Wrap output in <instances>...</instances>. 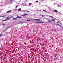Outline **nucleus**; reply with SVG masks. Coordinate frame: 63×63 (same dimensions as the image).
Listing matches in <instances>:
<instances>
[{
	"mask_svg": "<svg viewBox=\"0 0 63 63\" xmlns=\"http://www.w3.org/2000/svg\"><path fill=\"white\" fill-rule=\"evenodd\" d=\"M13 16H11V17H7V18H6L7 20H10L11 19V18H12V17H13Z\"/></svg>",
	"mask_w": 63,
	"mask_h": 63,
	"instance_id": "obj_1",
	"label": "nucleus"
},
{
	"mask_svg": "<svg viewBox=\"0 0 63 63\" xmlns=\"http://www.w3.org/2000/svg\"><path fill=\"white\" fill-rule=\"evenodd\" d=\"M17 18H22V17H20L19 16L17 17Z\"/></svg>",
	"mask_w": 63,
	"mask_h": 63,
	"instance_id": "obj_2",
	"label": "nucleus"
},
{
	"mask_svg": "<svg viewBox=\"0 0 63 63\" xmlns=\"http://www.w3.org/2000/svg\"><path fill=\"white\" fill-rule=\"evenodd\" d=\"M36 23H44V22H40V21L38 22H36Z\"/></svg>",
	"mask_w": 63,
	"mask_h": 63,
	"instance_id": "obj_3",
	"label": "nucleus"
},
{
	"mask_svg": "<svg viewBox=\"0 0 63 63\" xmlns=\"http://www.w3.org/2000/svg\"><path fill=\"white\" fill-rule=\"evenodd\" d=\"M34 20H37L38 21H41V19H35Z\"/></svg>",
	"mask_w": 63,
	"mask_h": 63,
	"instance_id": "obj_4",
	"label": "nucleus"
},
{
	"mask_svg": "<svg viewBox=\"0 0 63 63\" xmlns=\"http://www.w3.org/2000/svg\"><path fill=\"white\" fill-rule=\"evenodd\" d=\"M17 17L14 18L13 19V20H16V19H17Z\"/></svg>",
	"mask_w": 63,
	"mask_h": 63,
	"instance_id": "obj_5",
	"label": "nucleus"
},
{
	"mask_svg": "<svg viewBox=\"0 0 63 63\" xmlns=\"http://www.w3.org/2000/svg\"><path fill=\"white\" fill-rule=\"evenodd\" d=\"M7 19H6L2 21V22H3V21H7Z\"/></svg>",
	"mask_w": 63,
	"mask_h": 63,
	"instance_id": "obj_6",
	"label": "nucleus"
},
{
	"mask_svg": "<svg viewBox=\"0 0 63 63\" xmlns=\"http://www.w3.org/2000/svg\"><path fill=\"white\" fill-rule=\"evenodd\" d=\"M5 16H6V15H4L3 16H0V17H5Z\"/></svg>",
	"mask_w": 63,
	"mask_h": 63,
	"instance_id": "obj_7",
	"label": "nucleus"
},
{
	"mask_svg": "<svg viewBox=\"0 0 63 63\" xmlns=\"http://www.w3.org/2000/svg\"><path fill=\"white\" fill-rule=\"evenodd\" d=\"M54 12H55V13H56V12H58V11L56 10H54Z\"/></svg>",
	"mask_w": 63,
	"mask_h": 63,
	"instance_id": "obj_8",
	"label": "nucleus"
},
{
	"mask_svg": "<svg viewBox=\"0 0 63 63\" xmlns=\"http://www.w3.org/2000/svg\"><path fill=\"white\" fill-rule=\"evenodd\" d=\"M21 10V8H20L18 10V11H20Z\"/></svg>",
	"mask_w": 63,
	"mask_h": 63,
	"instance_id": "obj_9",
	"label": "nucleus"
},
{
	"mask_svg": "<svg viewBox=\"0 0 63 63\" xmlns=\"http://www.w3.org/2000/svg\"><path fill=\"white\" fill-rule=\"evenodd\" d=\"M52 20H52V21H54V22H55V21H54V20H55V19H52Z\"/></svg>",
	"mask_w": 63,
	"mask_h": 63,
	"instance_id": "obj_10",
	"label": "nucleus"
},
{
	"mask_svg": "<svg viewBox=\"0 0 63 63\" xmlns=\"http://www.w3.org/2000/svg\"><path fill=\"white\" fill-rule=\"evenodd\" d=\"M11 12V10H9L7 11V13H10Z\"/></svg>",
	"mask_w": 63,
	"mask_h": 63,
	"instance_id": "obj_11",
	"label": "nucleus"
},
{
	"mask_svg": "<svg viewBox=\"0 0 63 63\" xmlns=\"http://www.w3.org/2000/svg\"><path fill=\"white\" fill-rule=\"evenodd\" d=\"M23 22H22V21H21L19 22V23H22Z\"/></svg>",
	"mask_w": 63,
	"mask_h": 63,
	"instance_id": "obj_12",
	"label": "nucleus"
},
{
	"mask_svg": "<svg viewBox=\"0 0 63 63\" xmlns=\"http://www.w3.org/2000/svg\"><path fill=\"white\" fill-rule=\"evenodd\" d=\"M56 24V25H58L59 26H60V25H59L58 24Z\"/></svg>",
	"mask_w": 63,
	"mask_h": 63,
	"instance_id": "obj_13",
	"label": "nucleus"
},
{
	"mask_svg": "<svg viewBox=\"0 0 63 63\" xmlns=\"http://www.w3.org/2000/svg\"><path fill=\"white\" fill-rule=\"evenodd\" d=\"M49 17H51V18H53V16H50Z\"/></svg>",
	"mask_w": 63,
	"mask_h": 63,
	"instance_id": "obj_14",
	"label": "nucleus"
},
{
	"mask_svg": "<svg viewBox=\"0 0 63 63\" xmlns=\"http://www.w3.org/2000/svg\"><path fill=\"white\" fill-rule=\"evenodd\" d=\"M23 15H27L28 14H27L24 13L23 14Z\"/></svg>",
	"mask_w": 63,
	"mask_h": 63,
	"instance_id": "obj_15",
	"label": "nucleus"
},
{
	"mask_svg": "<svg viewBox=\"0 0 63 63\" xmlns=\"http://www.w3.org/2000/svg\"><path fill=\"white\" fill-rule=\"evenodd\" d=\"M22 16H25V17H26V15H22Z\"/></svg>",
	"mask_w": 63,
	"mask_h": 63,
	"instance_id": "obj_16",
	"label": "nucleus"
},
{
	"mask_svg": "<svg viewBox=\"0 0 63 63\" xmlns=\"http://www.w3.org/2000/svg\"><path fill=\"white\" fill-rule=\"evenodd\" d=\"M3 35L2 34H0V37H2V36Z\"/></svg>",
	"mask_w": 63,
	"mask_h": 63,
	"instance_id": "obj_17",
	"label": "nucleus"
},
{
	"mask_svg": "<svg viewBox=\"0 0 63 63\" xmlns=\"http://www.w3.org/2000/svg\"><path fill=\"white\" fill-rule=\"evenodd\" d=\"M57 23H60V22L58 21V22H57Z\"/></svg>",
	"mask_w": 63,
	"mask_h": 63,
	"instance_id": "obj_18",
	"label": "nucleus"
},
{
	"mask_svg": "<svg viewBox=\"0 0 63 63\" xmlns=\"http://www.w3.org/2000/svg\"><path fill=\"white\" fill-rule=\"evenodd\" d=\"M48 22H51V21H50V20H48L47 21Z\"/></svg>",
	"mask_w": 63,
	"mask_h": 63,
	"instance_id": "obj_19",
	"label": "nucleus"
},
{
	"mask_svg": "<svg viewBox=\"0 0 63 63\" xmlns=\"http://www.w3.org/2000/svg\"><path fill=\"white\" fill-rule=\"evenodd\" d=\"M43 11H44V12H46L47 11H46V10H43Z\"/></svg>",
	"mask_w": 63,
	"mask_h": 63,
	"instance_id": "obj_20",
	"label": "nucleus"
},
{
	"mask_svg": "<svg viewBox=\"0 0 63 63\" xmlns=\"http://www.w3.org/2000/svg\"><path fill=\"white\" fill-rule=\"evenodd\" d=\"M18 7V6L17 5L16 6V8H17V7Z\"/></svg>",
	"mask_w": 63,
	"mask_h": 63,
	"instance_id": "obj_21",
	"label": "nucleus"
},
{
	"mask_svg": "<svg viewBox=\"0 0 63 63\" xmlns=\"http://www.w3.org/2000/svg\"><path fill=\"white\" fill-rule=\"evenodd\" d=\"M31 5V3H29V5Z\"/></svg>",
	"mask_w": 63,
	"mask_h": 63,
	"instance_id": "obj_22",
	"label": "nucleus"
},
{
	"mask_svg": "<svg viewBox=\"0 0 63 63\" xmlns=\"http://www.w3.org/2000/svg\"><path fill=\"white\" fill-rule=\"evenodd\" d=\"M27 21H30V20H26Z\"/></svg>",
	"mask_w": 63,
	"mask_h": 63,
	"instance_id": "obj_23",
	"label": "nucleus"
},
{
	"mask_svg": "<svg viewBox=\"0 0 63 63\" xmlns=\"http://www.w3.org/2000/svg\"><path fill=\"white\" fill-rule=\"evenodd\" d=\"M39 2V1H36V2Z\"/></svg>",
	"mask_w": 63,
	"mask_h": 63,
	"instance_id": "obj_24",
	"label": "nucleus"
},
{
	"mask_svg": "<svg viewBox=\"0 0 63 63\" xmlns=\"http://www.w3.org/2000/svg\"><path fill=\"white\" fill-rule=\"evenodd\" d=\"M13 0H11V2H12L13 1Z\"/></svg>",
	"mask_w": 63,
	"mask_h": 63,
	"instance_id": "obj_25",
	"label": "nucleus"
},
{
	"mask_svg": "<svg viewBox=\"0 0 63 63\" xmlns=\"http://www.w3.org/2000/svg\"><path fill=\"white\" fill-rule=\"evenodd\" d=\"M27 12H29V11H27Z\"/></svg>",
	"mask_w": 63,
	"mask_h": 63,
	"instance_id": "obj_26",
	"label": "nucleus"
},
{
	"mask_svg": "<svg viewBox=\"0 0 63 63\" xmlns=\"http://www.w3.org/2000/svg\"><path fill=\"white\" fill-rule=\"evenodd\" d=\"M44 16V15H42V16L43 17V16Z\"/></svg>",
	"mask_w": 63,
	"mask_h": 63,
	"instance_id": "obj_27",
	"label": "nucleus"
},
{
	"mask_svg": "<svg viewBox=\"0 0 63 63\" xmlns=\"http://www.w3.org/2000/svg\"><path fill=\"white\" fill-rule=\"evenodd\" d=\"M0 12H1V10H0ZM1 13V12H0V13Z\"/></svg>",
	"mask_w": 63,
	"mask_h": 63,
	"instance_id": "obj_28",
	"label": "nucleus"
},
{
	"mask_svg": "<svg viewBox=\"0 0 63 63\" xmlns=\"http://www.w3.org/2000/svg\"><path fill=\"white\" fill-rule=\"evenodd\" d=\"M22 5H23V3H22Z\"/></svg>",
	"mask_w": 63,
	"mask_h": 63,
	"instance_id": "obj_29",
	"label": "nucleus"
},
{
	"mask_svg": "<svg viewBox=\"0 0 63 63\" xmlns=\"http://www.w3.org/2000/svg\"><path fill=\"white\" fill-rule=\"evenodd\" d=\"M44 0H42V1H44Z\"/></svg>",
	"mask_w": 63,
	"mask_h": 63,
	"instance_id": "obj_30",
	"label": "nucleus"
}]
</instances>
